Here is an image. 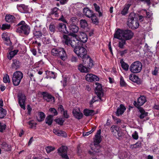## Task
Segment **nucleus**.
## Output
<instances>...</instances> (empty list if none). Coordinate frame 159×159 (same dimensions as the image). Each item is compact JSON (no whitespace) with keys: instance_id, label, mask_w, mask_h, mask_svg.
<instances>
[{"instance_id":"f257e3e1","label":"nucleus","mask_w":159,"mask_h":159,"mask_svg":"<svg viewBox=\"0 0 159 159\" xmlns=\"http://www.w3.org/2000/svg\"><path fill=\"white\" fill-rule=\"evenodd\" d=\"M63 42L69 46H71L75 48L74 51L75 53L79 57L83 59L87 55L86 49L84 47L80 46L81 43L76 38H70L69 36L64 35L63 36Z\"/></svg>"},{"instance_id":"f03ea898","label":"nucleus","mask_w":159,"mask_h":159,"mask_svg":"<svg viewBox=\"0 0 159 159\" xmlns=\"http://www.w3.org/2000/svg\"><path fill=\"white\" fill-rule=\"evenodd\" d=\"M137 19L135 13L131 12L130 14L127 22V25L129 28L135 30L139 27V24Z\"/></svg>"},{"instance_id":"7ed1b4c3","label":"nucleus","mask_w":159,"mask_h":159,"mask_svg":"<svg viewBox=\"0 0 159 159\" xmlns=\"http://www.w3.org/2000/svg\"><path fill=\"white\" fill-rule=\"evenodd\" d=\"M51 54L54 56L59 57L63 61H65L67 59L66 52L62 48H54L52 49Z\"/></svg>"},{"instance_id":"20e7f679","label":"nucleus","mask_w":159,"mask_h":159,"mask_svg":"<svg viewBox=\"0 0 159 159\" xmlns=\"http://www.w3.org/2000/svg\"><path fill=\"white\" fill-rule=\"evenodd\" d=\"M17 25L20 26L17 28V32L25 35L29 34L30 31V27L24 21H21L17 24Z\"/></svg>"},{"instance_id":"39448f33","label":"nucleus","mask_w":159,"mask_h":159,"mask_svg":"<svg viewBox=\"0 0 159 159\" xmlns=\"http://www.w3.org/2000/svg\"><path fill=\"white\" fill-rule=\"evenodd\" d=\"M23 74L20 71H16L13 74L12 77V82L15 86H18L23 78Z\"/></svg>"},{"instance_id":"423d86ee","label":"nucleus","mask_w":159,"mask_h":159,"mask_svg":"<svg viewBox=\"0 0 159 159\" xmlns=\"http://www.w3.org/2000/svg\"><path fill=\"white\" fill-rule=\"evenodd\" d=\"M101 130L99 129L97 131L96 134L95 136V137L94 138V145H93V146H91V148L92 150L95 152H99L98 149L95 148H94L97 147L99 143L102 141V139L101 136Z\"/></svg>"},{"instance_id":"0eeeda50","label":"nucleus","mask_w":159,"mask_h":159,"mask_svg":"<svg viewBox=\"0 0 159 159\" xmlns=\"http://www.w3.org/2000/svg\"><path fill=\"white\" fill-rule=\"evenodd\" d=\"M142 68V64L139 61L134 62L130 66L129 69L131 72L134 73H138L140 72Z\"/></svg>"},{"instance_id":"6e6552de","label":"nucleus","mask_w":159,"mask_h":159,"mask_svg":"<svg viewBox=\"0 0 159 159\" xmlns=\"http://www.w3.org/2000/svg\"><path fill=\"white\" fill-rule=\"evenodd\" d=\"M69 29L70 33L69 34L73 37L72 38H76L77 35L75 33L78 32L79 29V27L75 25L71 24L69 26ZM69 37L70 38H72V37Z\"/></svg>"},{"instance_id":"1a4fd4ad","label":"nucleus","mask_w":159,"mask_h":159,"mask_svg":"<svg viewBox=\"0 0 159 159\" xmlns=\"http://www.w3.org/2000/svg\"><path fill=\"white\" fill-rule=\"evenodd\" d=\"M67 148L66 146H62L58 149V152L59 155L64 159H69L67 154Z\"/></svg>"},{"instance_id":"9d476101","label":"nucleus","mask_w":159,"mask_h":159,"mask_svg":"<svg viewBox=\"0 0 159 159\" xmlns=\"http://www.w3.org/2000/svg\"><path fill=\"white\" fill-rule=\"evenodd\" d=\"M95 84L96 85V87L95 93L98 97L101 100V98L103 95V93L102 92V89L101 84L98 83H96Z\"/></svg>"},{"instance_id":"9b49d317","label":"nucleus","mask_w":159,"mask_h":159,"mask_svg":"<svg viewBox=\"0 0 159 159\" xmlns=\"http://www.w3.org/2000/svg\"><path fill=\"white\" fill-rule=\"evenodd\" d=\"M146 102V99L145 96H141L138 99V102L135 101L134 102L133 104L135 107L137 108L140 107V106L143 105Z\"/></svg>"},{"instance_id":"f8f14e48","label":"nucleus","mask_w":159,"mask_h":159,"mask_svg":"<svg viewBox=\"0 0 159 159\" xmlns=\"http://www.w3.org/2000/svg\"><path fill=\"white\" fill-rule=\"evenodd\" d=\"M19 99V103L21 108L24 109H25V102L26 97L24 94H19L18 96Z\"/></svg>"},{"instance_id":"ddd939ff","label":"nucleus","mask_w":159,"mask_h":159,"mask_svg":"<svg viewBox=\"0 0 159 159\" xmlns=\"http://www.w3.org/2000/svg\"><path fill=\"white\" fill-rule=\"evenodd\" d=\"M72 113L74 116L76 118L79 120L83 117V114L81 112L80 109L75 107L73 109Z\"/></svg>"},{"instance_id":"4468645a","label":"nucleus","mask_w":159,"mask_h":159,"mask_svg":"<svg viewBox=\"0 0 159 159\" xmlns=\"http://www.w3.org/2000/svg\"><path fill=\"white\" fill-rule=\"evenodd\" d=\"M85 79L88 82L98 81L99 80V78L96 75L91 74H87L85 77Z\"/></svg>"},{"instance_id":"2eb2a0df","label":"nucleus","mask_w":159,"mask_h":159,"mask_svg":"<svg viewBox=\"0 0 159 159\" xmlns=\"http://www.w3.org/2000/svg\"><path fill=\"white\" fill-rule=\"evenodd\" d=\"M124 30L120 29H118L114 34V38L119 39H122V38L124 37Z\"/></svg>"},{"instance_id":"dca6fc26","label":"nucleus","mask_w":159,"mask_h":159,"mask_svg":"<svg viewBox=\"0 0 159 159\" xmlns=\"http://www.w3.org/2000/svg\"><path fill=\"white\" fill-rule=\"evenodd\" d=\"M79 34L78 35L79 40L81 43V42L85 43L88 40V37L86 34L84 32H79ZM76 39H77L76 38Z\"/></svg>"},{"instance_id":"f3484780","label":"nucleus","mask_w":159,"mask_h":159,"mask_svg":"<svg viewBox=\"0 0 159 159\" xmlns=\"http://www.w3.org/2000/svg\"><path fill=\"white\" fill-rule=\"evenodd\" d=\"M134 33L129 30H124V38L126 40L130 39L133 37Z\"/></svg>"},{"instance_id":"a211bd4d","label":"nucleus","mask_w":159,"mask_h":159,"mask_svg":"<svg viewBox=\"0 0 159 159\" xmlns=\"http://www.w3.org/2000/svg\"><path fill=\"white\" fill-rule=\"evenodd\" d=\"M21 65V63L20 61L17 59H15L12 60L11 67L13 69L17 70L20 68Z\"/></svg>"},{"instance_id":"6ab92c4d","label":"nucleus","mask_w":159,"mask_h":159,"mask_svg":"<svg viewBox=\"0 0 159 159\" xmlns=\"http://www.w3.org/2000/svg\"><path fill=\"white\" fill-rule=\"evenodd\" d=\"M41 94L43 99L46 100L47 102H49L52 99L54 100V97L48 92H42Z\"/></svg>"},{"instance_id":"aec40b11","label":"nucleus","mask_w":159,"mask_h":159,"mask_svg":"<svg viewBox=\"0 0 159 159\" xmlns=\"http://www.w3.org/2000/svg\"><path fill=\"white\" fill-rule=\"evenodd\" d=\"M57 28L58 30L60 32L65 34H68V31H67L66 29V25L64 23H59L58 25Z\"/></svg>"},{"instance_id":"412c9836","label":"nucleus","mask_w":159,"mask_h":159,"mask_svg":"<svg viewBox=\"0 0 159 159\" xmlns=\"http://www.w3.org/2000/svg\"><path fill=\"white\" fill-rule=\"evenodd\" d=\"M125 110V107L123 104L120 105V107L117 108V111L116 112V115L117 116H119L123 114Z\"/></svg>"},{"instance_id":"4be33fe9","label":"nucleus","mask_w":159,"mask_h":159,"mask_svg":"<svg viewBox=\"0 0 159 159\" xmlns=\"http://www.w3.org/2000/svg\"><path fill=\"white\" fill-rule=\"evenodd\" d=\"M130 80L133 82L136 83L137 84H139L141 83L140 80L138 77L135 75L131 74L129 76Z\"/></svg>"},{"instance_id":"5701e85b","label":"nucleus","mask_w":159,"mask_h":159,"mask_svg":"<svg viewBox=\"0 0 159 159\" xmlns=\"http://www.w3.org/2000/svg\"><path fill=\"white\" fill-rule=\"evenodd\" d=\"M84 14L87 17L90 18L94 14L91 10L88 8L85 7L83 10Z\"/></svg>"},{"instance_id":"b1692460","label":"nucleus","mask_w":159,"mask_h":159,"mask_svg":"<svg viewBox=\"0 0 159 159\" xmlns=\"http://www.w3.org/2000/svg\"><path fill=\"white\" fill-rule=\"evenodd\" d=\"M140 114L139 117L141 119H143L145 117L147 116L148 115V113L146 112L145 111L142 107L138 108Z\"/></svg>"},{"instance_id":"393cba45","label":"nucleus","mask_w":159,"mask_h":159,"mask_svg":"<svg viewBox=\"0 0 159 159\" xmlns=\"http://www.w3.org/2000/svg\"><path fill=\"white\" fill-rule=\"evenodd\" d=\"M78 70L81 72L88 73L89 72V69L82 64H80L78 66Z\"/></svg>"},{"instance_id":"a878e982","label":"nucleus","mask_w":159,"mask_h":159,"mask_svg":"<svg viewBox=\"0 0 159 159\" xmlns=\"http://www.w3.org/2000/svg\"><path fill=\"white\" fill-rule=\"evenodd\" d=\"M6 21L9 23H13L15 20V18L12 15H7L5 16Z\"/></svg>"},{"instance_id":"bb28decb","label":"nucleus","mask_w":159,"mask_h":159,"mask_svg":"<svg viewBox=\"0 0 159 159\" xmlns=\"http://www.w3.org/2000/svg\"><path fill=\"white\" fill-rule=\"evenodd\" d=\"M45 117V115L43 112H40L38 113V116L37 117V120L39 122L43 121Z\"/></svg>"},{"instance_id":"cd10ccee","label":"nucleus","mask_w":159,"mask_h":159,"mask_svg":"<svg viewBox=\"0 0 159 159\" xmlns=\"http://www.w3.org/2000/svg\"><path fill=\"white\" fill-rule=\"evenodd\" d=\"M53 132L55 134L59 136H66V135L65 132L56 129H53Z\"/></svg>"},{"instance_id":"c85d7f7f","label":"nucleus","mask_w":159,"mask_h":159,"mask_svg":"<svg viewBox=\"0 0 159 159\" xmlns=\"http://www.w3.org/2000/svg\"><path fill=\"white\" fill-rule=\"evenodd\" d=\"M34 37L35 39L39 38L42 36V34L41 32L39 30H37L36 29H34L33 31Z\"/></svg>"},{"instance_id":"c756f323","label":"nucleus","mask_w":159,"mask_h":159,"mask_svg":"<svg viewBox=\"0 0 159 159\" xmlns=\"http://www.w3.org/2000/svg\"><path fill=\"white\" fill-rule=\"evenodd\" d=\"M19 51L17 49L14 50L13 51L10 52L7 55V57L8 59L11 60L16 55Z\"/></svg>"},{"instance_id":"7c9ffc66","label":"nucleus","mask_w":159,"mask_h":159,"mask_svg":"<svg viewBox=\"0 0 159 159\" xmlns=\"http://www.w3.org/2000/svg\"><path fill=\"white\" fill-rule=\"evenodd\" d=\"M59 9L58 8L55 7L51 9L50 14L52 15H54L55 17H57L59 16V13L58 11Z\"/></svg>"},{"instance_id":"2f4dec72","label":"nucleus","mask_w":159,"mask_h":159,"mask_svg":"<svg viewBox=\"0 0 159 159\" xmlns=\"http://www.w3.org/2000/svg\"><path fill=\"white\" fill-rule=\"evenodd\" d=\"M119 130V127L115 125L112 126L111 128V130L112 134L116 136H117V133Z\"/></svg>"},{"instance_id":"473e14b6","label":"nucleus","mask_w":159,"mask_h":159,"mask_svg":"<svg viewBox=\"0 0 159 159\" xmlns=\"http://www.w3.org/2000/svg\"><path fill=\"white\" fill-rule=\"evenodd\" d=\"M52 117L53 116L51 115L47 116L45 119L46 123L49 125H51L53 121Z\"/></svg>"},{"instance_id":"72a5a7b5","label":"nucleus","mask_w":159,"mask_h":159,"mask_svg":"<svg viewBox=\"0 0 159 159\" xmlns=\"http://www.w3.org/2000/svg\"><path fill=\"white\" fill-rule=\"evenodd\" d=\"M120 63L121 64V66L122 68L125 71H128L129 68V66L123 60L121 59L120 61Z\"/></svg>"},{"instance_id":"f704fd0d","label":"nucleus","mask_w":159,"mask_h":159,"mask_svg":"<svg viewBox=\"0 0 159 159\" xmlns=\"http://www.w3.org/2000/svg\"><path fill=\"white\" fill-rule=\"evenodd\" d=\"M131 4H129L125 5L124 8L121 12V14L123 15H125L127 14L128 10Z\"/></svg>"},{"instance_id":"c9c22d12","label":"nucleus","mask_w":159,"mask_h":159,"mask_svg":"<svg viewBox=\"0 0 159 159\" xmlns=\"http://www.w3.org/2000/svg\"><path fill=\"white\" fill-rule=\"evenodd\" d=\"M1 148L6 151H9L10 150L11 146L9 145L5 142H3L1 144Z\"/></svg>"},{"instance_id":"e433bc0d","label":"nucleus","mask_w":159,"mask_h":159,"mask_svg":"<svg viewBox=\"0 0 159 159\" xmlns=\"http://www.w3.org/2000/svg\"><path fill=\"white\" fill-rule=\"evenodd\" d=\"M94 111L90 110L88 109H85L84 110V114L86 116H88L93 115Z\"/></svg>"},{"instance_id":"4c0bfd02","label":"nucleus","mask_w":159,"mask_h":159,"mask_svg":"<svg viewBox=\"0 0 159 159\" xmlns=\"http://www.w3.org/2000/svg\"><path fill=\"white\" fill-rule=\"evenodd\" d=\"M80 24L81 28H85L88 26V24L87 21L84 19H81L80 20Z\"/></svg>"},{"instance_id":"58836bf2","label":"nucleus","mask_w":159,"mask_h":159,"mask_svg":"<svg viewBox=\"0 0 159 159\" xmlns=\"http://www.w3.org/2000/svg\"><path fill=\"white\" fill-rule=\"evenodd\" d=\"M93 6L95 8V10L98 13L99 16H102V14L100 11V7L96 3H94L93 4Z\"/></svg>"},{"instance_id":"ea45409f","label":"nucleus","mask_w":159,"mask_h":159,"mask_svg":"<svg viewBox=\"0 0 159 159\" xmlns=\"http://www.w3.org/2000/svg\"><path fill=\"white\" fill-rule=\"evenodd\" d=\"M120 41L118 42V46L121 48H123L124 46L126 43L125 39H120Z\"/></svg>"},{"instance_id":"a19ab883","label":"nucleus","mask_w":159,"mask_h":159,"mask_svg":"<svg viewBox=\"0 0 159 159\" xmlns=\"http://www.w3.org/2000/svg\"><path fill=\"white\" fill-rule=\"evenodd\" d=\"M141 147V142L138 141L135 144L131 145L130 146V148L132 149H134V148H139Z\"/></svg>"},{"instance_id":"79ce46f5","label":"nucleus","mask_w":159,"mask_h":159,"mask_svg":"<svg viewBox=\"0 0 159 159\" xmlns=\"http://www.w3.org/2000/svg\"><path fill=\"white\" fill-rule=\"evenodd\" d=\"M6 114V111L2 108H0V118H3Z\"/></svg>"},{"instance_id":"37998d69","label":"nucleus","mask_w":159,"mask_h":159,"mask_svg":"<svg viewBox=\"0 0 159 159\" xmlns=\"http://www.w3.org/2000/svg\"><path fill=\"white\" fill-rule=\"evenodd\" d=\"M86 60L87 65H86V66H87V68L89 69L91 67L93 66V61L90 57H88Z\"/></svg>"},{"instance_id":"c03bdc74","label":"nucleus","mask_w":159,"mask_h":159,"mask_svg":"<svg viewBox=\"0 0 159 159\" xmlns=\"http://www.w3.org/2000/svg\"><path fill=\"white\" fill-rule=\"evenodd\" d=\"M6 128V125L2 122H0V132L1 133L5 131Z\"/></svg>"},{"instance_id":"a18cd8bd","label":"nucleus","mask_w":159,"mask_h":159,"mask_svg":"<svg viewBox=\"0 0 159 159\" xmlns=\"http://www.w3.org/2000/svg\"><path fill=\"white\" fill-rule=\"evenodd\" d=\"M90 18H91V20L93 22L94 24H96V23H98V20L97 17L94 14H93L92 16Z\"/></svg>"},{"instance_id":"49530a36","label":"nucleus","mask_w":159,"mask_h":159,"mask_svg":"<svg viewBox=\"0 0 159 159\" xmlns=\"http://www.w3.org/2000/svg\"><path fill=\"white\" fill-rule=\"evenodd\" d=\"M42 40L44 44H48L51 42L49 38L46 37H43Z\"/></svg>"},{"instance_id":"de8ad7c7","label":"nucleus","mask_w":159,"mask_h":159,"mask_svg":"<svg viewBox=\"0 0 159 159\" xmlns=\"http://www.w3.org/2000/svg\"><path fill=\"white\" fill-rule=\"evenodd\" d=\"M3 82L5 83H9L10 82V80L9 79V77L8 74H6V75L3 77Z\"/></svg>"},{"instance_id":"09e8293b","label":"nucleus","mask_w":159,"mask_h":159,"mask_svg":"<svg viewBox=\"0 0 159 159\" xmlns=\"http://www.w3.org/2000/svg\"><path fill=\"white\" fill-rule=\"evenodd\" d=\"M56 27L53 23H51L49 26L50 31L53 33L54 32L55 30Z\"/></svg>"},{"instance_id":"8fccbe9b","label":"nucleus","mask_w":159,"mask_h":159,"mask_svg":"<svg viewBox=\"0 0 159 159\" xmlns=\"http://www.w3.org/2000/svg\"><path fill=\"white\" fill-rule=\"evenodd\" d=\"M28 123L30 125V127L31 128L35 127V125H36V123H35L33 120L29 121Z\"/></svg>"},{"instance_id":"3c124183","label":"nucleus","mask_w":159,"mask_h":159,"mask_svg":"<svg viewBox=\"0 0 159 159\" xmlns=\"http://www.w3.org/2000/svg\"><path fill=\"white\" fill-rule=\"evenodd\" d=\"M55 121L57 123L61 125H63V123L65 121V120L63 119L62 118H59L56 119Z\"/></svg>"},{"instance_id":"603ef678","label":"nucleus","mask_w":159,"mask_h":159,"mask_svg":"<svg viewBox=\"0 0 159 159\" xmlns=\"http://www.w3.org/2000/svg\"><path fill=\"white\" fill-rule=\"evenodd\" d=\"M49 111L52 114H54V116H56L58 114V112L57 110L54 108H50L49 109Z\"/></svg>"},{"instance_id":"864d4df0","label":"nucleus","mask_w":159,"mask_h":159,"mask_svg":"<svg viewBox=\"0 0 159 159\" xmlns=\"http://www.w3.org/2000/svg\"><path fill=\"white\" fill-rule=\"evenodd\" d=\"M46 150L48 153H50L51 151H53L55 148L52 146L47 147L45 148Z\"/></svg>"},{"instance_id":"5fc2aeb1","label":"nucleus","mask_w":159,"mask_h":159,"mask_svg":"<svg viewBox=\"0 0 159 159\" xmlns=\"http://www.w3.org/2000/svg\"><path fill=\"white\" fill-rule=\"evenodd\" d=\"M120 84L121 86H124L126 84V83L124 80L122 76L120 78Z\"/></svg>"},{"instance_id":"6e6d98bb","label":"nucleus","mask_w":159,"mask_h":159,"mask_svg":"<svg viewBox=\"0 0 159 159\" xmlns=\"http://www.w3.org/2000/svg\"><path fill=\"white\" fill-rule=\"evenodd\" d=\"M10 25L7 24H3L1 27V29L2 30H4L6 29H8L10 28Z\"/></svg>"},{"instance_id":"4d7b16f0","label":"nucleus","mask_w":159,"mask_h":159,"mask_svg":"<svg viewBox=\"0 0 159 159\" xmlns=\"http://www.w3.org/2000/svg\"><path fill=\"white\" fill-rule=\"evenodd\" d=\"M132 137L134 139L137 140L138 139V133L136 131H135L132 134Z\"/></svg>"},{"instance_id":"13d9d810","label":"nucleus","mask_w":159,"mask_h":159,"mask_svg":"<svg viewBox=\"0 0 159 159\" xmlns=\"http://www.w3.org/2000/svg\"><path fill=\"white\" fill-rule=\"evenodd\" d=\"M63 115L64 117L66 119L68 118L69 117V116L67 113V110H65L63 112Z\"/></svg>"},{"instance_id":"bf43d9fd","label":"nucleus","mask_w":159,"mask_h":159,"mask_svg":"<svg viewBox=\"0 0 159 159\" xmlns=\"http://www.w3.org/2000/svg\"><path fill=\"white\" fill-rule=\"evenodd\" d=\"M77 19L75 17H73L70 19V22L72 24H75L77 20Z\"/></svg>"},{"instance_id":"052dcab7","label":"nucleus","mask_w":159,"mask_h":159,"mask_svg":"<svg viewBox=\"0 0 159 159\" xmlns=\"http://www.w3.org/2000/svg\"><path fill=\"white\" fill-rule=\"evenodd\" d=\"M48 76L51 78H55V75L54 74V73L52 71H49L48 72Z\"/></svg>"},{"instance_id":"680f3d73","label":"nucleus","mask_w":159,"mask_h":159,"mask_svg":"<svg viewBox=\"0 0 159 159\" xmlns=\"http://www.w3.org/2000/svg\"><path fill=\"white\" fill-rule=\"evenodd\" d=\"M58 111L61 112H63L65 110L63 108V106L61 105H59L58 108Z\"/></svg>"},{"instance_id":"e2e57ef3","label":"nucleus","mask_w":159,"mask_h":159,"mask_svg":"<svg viewBox=\"0 0 159 159\" xmlns=\"http://www.w3.org/2000/svg\"><path fill=\"white\" fill-rule=\"evenodd\" d=\"M123 133L122 132L120 131L119 129L118 130V131L117 133V135L118 137H121L123 136Z\"/></svg>"},{"instance_id":"0e129e2a","label":"nucleus","mask_w":159,"mask_h":159,"mask_svg":"<svg viewBox=\"0 0 159 159\" xmlns=\"http://www.w3.org/2000/svg\"><path fill=\"white\" fill-rule=\"evenodd\" d=\"M78 59L76 57L72 56L71 58V60L72 62H77Z\"/></svg>"},{"instance_id":"69168bd1","label":"nucleus","mask_w":159,"mask_h":159,"mask_svg":"<svg viewBox=\"0 0 159 159\" xmlns=\"http://www.w3.org/2000/svg\"><path fill=\"white\" fill-rule=\"evenodd\" d=\"M92 133V130H90L88 132H86V133H83V135L84 136H87L89 135V134H91Z\"/></svg>"},{"instance_id":"338daca9","label":"nucleus","mask_w":159,"mask_h":159,"mask_svg":"<svg viewBox=\"0 0 159 159\" xmlns=\"http://www.w3.org/2000/svg\"><path fill=\"white\" fill-rule=\"evenodd\" d=\"M29 76L30 77V78L31 80H33L34 81H35L34 78V75H33V74L32 73H30L29 74Z\"/></svg>"},{"instance_id":"774afa93","label":"nucleus","mask_w":159,"mask_h":159,"mask_svg":"<svg viewBox=\"0 0 159 159\" xmlns=\"http://www.w3.org/2000/svg\"><path fill=\"white\" fill-rule=\"evenodd\" d=\"M127 50H124V51L120 52V55L121 56H123L124 54L127 53Z\"/></svg>"}]
</instances>
